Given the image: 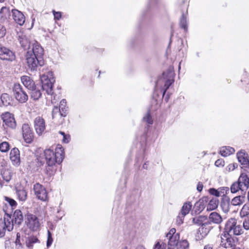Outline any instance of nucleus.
Segmentation results:
<instances>
[{"instance_id":"obj_1","label":"nucleus","mask_w":249,"mask_h":249,"mask_svg":"<svg viewBox=\"0 0 249 249\" xmlns=\"http://www.w3.org/2000/svg\"><path fill=\"white\" fill-rule=\"evenodd\" d=\"M44 50L40 45L35 41L32 43V48L28 50L25 55V60L29 69L31 71L37 70L39 66H42L44 64L43 56Z\"/></svg>"},{"instance_id":"obj_2","label":"nucleus","mask_w":249,"mask_h":249,"mask_svg":"<svg viewBox=\"0 0 249 249\" xmlns=\"http://www.w3.org/2000/svg\"><path fill=\"white\" fill-rule=\"evenodd\" d=\"M44 154L48 166L46 170L47 173L51 175L53 174V171L50 169V167L53 168L56 163H61L64 159V149L61 145H58L55 148L54 151L51 148H48L44 150Z\"/></svg>"},{"instance_id":"obj_3","label":"nucleus","mask_w":249,"mask_h":249,"mask_svg":"<svg viewBox=\"0 0 249 249\" xmlns=\"http://www.w3.org/2000/svg\"><path fill=\"white\" fill-rule=\"evenodd\" d=\"M243 232L242 226L237 224V220L235 218H231L226 222L223 231L225 235H239Z\"/></svg>"},{"instance_id":"obj_4","label":"nucleus","mask_w":249,"mask_h":249,"mask_svg":"<svg viewBox=\"0 0 249 249\" xmlns=\"http://www.w3.org/2000/svg\"><path fill=\"white\" fill-rule=\"evenodd\" d=\"M174 82V73L172 69H169L163 72L161 77L157 81L156 84V87L158 88L161 82H163L164 83V87L162 89V95L163 96L165 95L166 90L169 89L170 86Z\"/></svg>"},{"instance_id":"obj_5","label":"nucleus","mask_w":249,"mask_h":249,"mask_svg":"<svg viewBox=\"0 0 249 249\" xmlns=\"http://www.w3.org/2000/svg\"><path fill=\"white\" fill-rule=\"evenodd\" d=\"M40 80L42 84V88L45 90L48 95L53 96V86L55 82V79L53 77V72H48L46 74H43L40 76ZM53 102V99L52 98Z\"/></svg>"},{"instance_id":"obj_6","label":"nucleus","mask_w":249,"mask_h":249,"mask_svg":"<svg viewBox=\"0 0 249 249\" xmlns=\"http://www.w3.org/2000/svg\"><path fill=\"white\" fill-rule=\"evenodd\" d=\"M13 229V224L12 221L11 215L5 213L3 218L0 219V237H3L5 234V231H9Z\"/></svg>"},{"instance_id":"obj_7","label":"nucleus","mask_w":249,"mask_h":249,"mask_svg":"<svg viewBox=\"0 0 249 249\" xmlns=\"http://www.w3.org/2000/svg\"><path fill=\"white\" fill-rule=\"evenodd\" d=\"M13 95L15 99L20 103H25L28 96L23 87L19 84H15L13 88Z\"/></svg>"},{"instance_id":"obj_8","label":"nucleus","mask_w":249,"mask_h":249,"mask_svg":"<svg viewBox=\"0 0 249 249\" xmlns=\"http://www.w3.org/2000/svg\"><path fill=\"white\" fill-rule=\"evenodd\" d=\"M26 224L32 231H36L40 226V223L38 217L35 214L28 213L26 215Z\"/></svg>"},{"instance_id":"obj_9","label":"nucleus","mask_w":249,"mask_h":249,"mask_svg":"<svg viewBox=\"0 0 249 249\" xmlns=\"http://www.w3.org/2000/svg\"><path fill=\"white\" fill-rule=\"evenodd\" d=\"M1 118L5 125L12 129L16 127L17 124L14 115L10 112H5L1 115Z\"/></svg>"},{"instance_id":"obj_10","label":"nucleus","mask_w":249,"mask_h":249,"mask_svg":"<svg viewBox=\"0 0 249 249\" xmlns=\"http://www.w3.org/2000/svg\"><path fill=\"white\" fill-rule=\"evenodd\" d=\"M34 191L35 195L40 200L45 201L47 199V193L45 188L41 184L37 183L34 186Z\"/></svg>"},{"instance_id":"obj_11","label":"nucleus","mask_w":249,"mask_h":249,"mask_svg":"<svg viewBox=\"0 0 249 249\" xmlns=\"http://www.w3.org/2000/svg\"><path fill=\"white\" fill-rule=\"evenodd\" d=\"M15 58V54L12 51L4 47H0V59L12 61Z\"/></svg>"},{"instance_id":"obj_12","label":"nucleus","mask_w":249,"mask_h":249,"mask_svg":"<svg viewBox=\"0 0 249 249\" xmlns=\"http://www.w3.org/2000/svg\"><path fill=\"white\" fill-rule=\"evenodd\" d=\"M16 195L20 201L24 202L27 198V191L25 186L21 184H17L15 187Z\"/></svg>"},{"instance_id":"obj_13","label":"nucleus","mask_w":249,"mask_h":249,"mask_svg":"<svg viewBox=\"0 0 249 249\" xmlns=\"http://www.w3.org/2000/svg\"><path fill=\"white\" fill-rule=\"evenodd\" d=\"M23 137L27 143H31L33 139V133L28 124H24L22 126Z\"/></svg>"},{"instance_id":"obj_14","label":"nucleus","mask_w":249,"mask_h":249,"mask_svg":"<svg viewBox=\"0 0 249 249\" xmlns=\"http://www.w3.org/2000/svg\"><path fill=\"white\" fill-rule=\"evenodd\" d=\"M221 236V241L220 245L225 248H232L234 247V240L232 236L225 235L223 233Z\"/></svg>"},{"instance_id":"obj_15","label":"nucleus","mask_w":249,"mask_h":249,"mask_svg":"<svg viewBox=\"0 0 249 249\" xmlns=\"http://www.w3.org/2000/svg\"><path fill=\"white\" fill-rule=\"evenodd\" d=\"M34 127L36 133L41 135L45 129V122L41 117H37L34 120Z\"/></svg>"},{"instance_id":"obj_16","label":"nucleus","mask_w":249,"mask_h":249,"mask_svg":"<svg viewBox=\"0 0 249 249\" xmlns=\"http://www.w3.org/2000/svg\"><path fill=\"white\" fill-rule=\"evenodd\" d=\"M3 199L4 205L3 207V210L5 212V213H8L9 206L10 207L11 211L16 208L17 203L14 199L6 196H4L3 197Z\"/></svg>"},{"instance_id":"obj_17","label":"nucleus","mask_w":249,"mask_h":249,"mask_svg":"<svg viewBox=\"0 0 249 249\" xmlns=\"http://www.w3.org/2000/svg\"><path fill=\"white\" fill-rule=\"evenodd\" d=\"M245 191L249 188V172L242 173L237 180Z\"/></svg>"},{"instance_id":"obj_18","label":"nucleus","mask_w":249,"mask_h":249,"mask_svg":"<svg viewBox=\"0 0 249 249\" xmlns=\"http://www.w3.org/2000/svg\"><path fill=\"white\" fill-rule=\"evenodd\" d=\"M211 223L206 221L198 229V233H200L201 237L197 236V239H200L205 237L212 230Z\"/></svg>"},{"instance_id":"obj_19","label":"nucleus","mask_w":249,"mask_h":249,"mask_svg":"<svg viewBox=\"0 0 249 249\" xmlns=\"http://www.w3.org/2000/svg\"><path fill=\"white\" fill-rule=\"evenodd\" d=\"M10 158L13 165L16 166L19 165L20 163V154L18 148H14L11 150Z\"/></svg>"},{"instance_id":"obj_20","label":"nucleus","mask_w":249,"mask_h":249,"mask_svg":"<svg viewBox=\"0 0 249 249\" xmlns=\"http://www.w3.org/2000/svg\"><path fill=\"white\" fill-rule=\"evenodd\" d=\"M52 118L57 124L63 123L64 119L60 112V108L54 107L52 111Z\"/></svg>"},{"instance_id":"obj_21","label":"nucleus","mask_w":249,"mask_h":249,"mask_svg":"<svg viewBox=\"0 0 249 249\" xmlns=\"http://www.w3.org/2000/svg\"><path fill=\"white\" fill-rule=\"evenodd\" d=\"M23 221V215L22 212L18 209L15 210L13 214V217L12 218L13 226L14 225L19 226L21 224Z\"/></svg>"},{"instance_id":"obj_22","label":"nucleus","mask_w":249,"mask_h":249,"mask_svg":"<svg viewBox=\"0 0 249 249\" xmlns=\"http://www.w3.org/2000/svg\"><path fill=\"white\" fill-rule=\"evenodd\" d=\"M166 238L168 243L167 249H175L176 247L177 248L179 238V233H177L176 234V236L166 237Z\"/></svg>"},{"instance_id":"obj_23","label":"nucleus","mask_w":249,"mask_h":249,"mask_svg":"<svg viewBox=\"0 0 249 249\" xmlns=\"http://www.w3.org/2000/svg\"><path fill=\"white\" fill-rule=\"evenodd\" d=\"M0 13L3 16H24L19 11L14 9L10 10L9 8L6 7H2Z\"/></svg>"},{"instance_id":"obj_24","label":"nucleus","mask_w":249,"mask_h":249,"mask_svg":"<svg viewBox=\"0 0 249 249\" xmlns=\"http://www.w3.org/2000/svg\"><path fill=\"white\" fill-rule=\"evenodd\" d=\"M237 158L238 161L242 164L246 166L249 165V160L248 158V155L243 150L238 152L237 154Z\"/></svg>"},{"instance_id":"obj_25","label":"nucleus","mask_w":249,"mask_h":249,"mask_svg":"<svg viewBox=\"0 0 249 249\" xmlns=\"http://www.w3.org/2000/svg\"><path fill=\"white\" fill-rule=\"evenodd\" d=\"M21 80L24 86L28 89H33L35 87V83L31 78L24 75L21 77Z\"/></svg>"},{"instance_id":"obj_26","label":"nucleus","mask_w":249,"mask_h":249,"mask_svg":"<svg viewBox=\"0 0 249 249\" xmlns=\"http://www.w3.org/2000/svg\"><path fill=\"white\" fill-rule=\"evenodd\" d=\"M1 175L3 180H4L7 182H8L12 178L13 171L10 168L6 167L1 170Z\"/></svg>"},{"instance_id":"obj_27","label":"nucleus","mask_w":249,"mask_h":249,"mask_svg":"<svg viewBox=\"0 0 249 249\" xmlns=\"http://www.w3.org/2000/svg\"><path fill=\"white\" fill-rule=\"evenodd\" d=\"M209 219L211 223L213 222L216 224H220L223 221L221 216L216 212L211 213L209 215Z\"/></svg>"},{"instance_id":"obj_28","label":"nucleus","mask_w":249,"mask_h":249,"mask_svg":"<svg viewBox=\"0 0 249 249\" xmlns=\"http://www.w3.org/2000/svg\"><path fill=\"white\" fill-rule=\"evenodd\" d=\"M245 201V195H242L236 196L233 198L231 201V204L232 206H240L243 204Z\"/></svg>"},{"instance_id":"obj_29","label":"nucleus","mask_w":249,"mask_h":249,"mask_svg":"<svg viewBox=\"0 0 249 249\" xmlns=\"http://www.w3.org/2000/svg\"><path fill=\"white\" fill-rule=\"evenodd\" d=\"M18 40L21 47L24 49L30 50V42L29 39L25 36H19Z\"/></svg>"},{"instance_id":"obj_30","label":"nucleus","mask_w":249,"mask_h":249,"mask_svg":"<svg viewBox=\"0 0 249 249\" xmlns=\"http://www.w3.org/2000/svg\"><path fill=\"white\" fill-rule=\"evenodd\" d=\"M235 150L230 146H223L220 148V153L223 157H227L234 153Z\"/></svg>"},{"instance_id":"obj_31","label":"nucleus","mask_w":249,"mask_h":249,"mask_svg":"<svg viewBox=\"0 0 249 249\" xmlns=\"http://www.w3.org/2000/svg\"><path fill=\"white\" fill-rule=\"evenodd\" d=\"M231 205V201L229 199H223L221 202V207L223 212L225 213H228Z\"/></svg>"},{"instance_id":"obj_32","label":"nucleus","mask_w":249,"mask_h":249,"mask_svg":"<svg viewBox=\"0 0 249 249\" xmlns=\"http://www.w3.org/2000/svg\"><path fill=\"white\" fill-rule=\"evenodd\" d=\"M207 220V217L206 216L199 215L196 216L193 218L192 222L194 224L197 225L198 226H202L203 224L206 222Z\"/></svg>"},{"instance_id":"obj_33","label":"nucleus","mask_w":249,"mask_h":249,"mask_svg":"<svg viewBox=\"0 0 249 249\" xmlns=\"http://www.w3.org/2000/svg\"><path fill=\"white\" fill-rule=\"evenodd\" d=\"M31 91V97L34 100H38L41 96V92L38 89H36V86L33 89H29Z\"/></svg>"},{"instance_id":"obj_34","label":"nucleus","mask_w":249,"mask_h":249,"mask_svg":"<svg viewBox=\"0 0 249 249\" xmlns=\"http://www.w3.org/2000/svg\"><path fill=\"white\" fill-rule=\"evenodd\" d=\"M219 204V201L216 198L212 199L209 202L207 209L208 211H212L217 208Z\"/></svg>"},{"instance_id":"obj_35","label":"nucleus","mask_w":249,"mask_h":249,"mask_svg":"<svg viewBox=\"0 0 249 249\" xmlns=\"http://www.w3.org/2000/svg\"><path fill=\"white\" fill-rule=\"evenodd\" d=\"M1 101L4 106H7L10 105L11 101L12 98L10 95L6 93H2L0 97Z\"/></svg>"},{"instance_id":"obj_36","label":"nucleus","mask_w":249,"mask_h":249,"mask_svg":"<svg viewBox=\"0 0 249 249\" xmlns=\"http://www.w3.org/2000/svg\"><path fill=\"white\" fill-rule=\"evenodd\" d=\"M239 190H241L242 192L245 191V190L243 189H242V187H240V184L237 181L232 184L231 187V191L232 193H235L237 192Z\"/></svg>"},{"instance_id":"obj_37","label":"nucleus","mask_w":249,"mask_h":249,"mask_svg":"<svg viewBox=\"0 0 249 249\" xmlns=\"http://www.w3.org/2000/svg\"><path fill=\"white\" fill-rule=\"evenodd\" d=\"M191 207L192 205L190 202L185 203L182 207L180 213L184 215H186L189 213Z\"/></svg>"},{"instance_id":"obj_38","label":"nucleus","mask_w":249,"mask_h":249,"mask_svg":"<svg viewBox=\"0 0 249 249\" xmlns=\"http://www.w3.org/2000/svg\"><path fill=\"white\" fill-rule=\"evenodd\" d=\"M180 27L183 29L185 32L188 30V20L186 17H182L179 21Z\"/></svg>"},{"instance_id":"obj_39","label":"nucleus","mask_w":249,"mask_h":249,"mask_svg":"<svg viewBox=\"0 0 249 249\" xmlns=\"http://www.w3.org/2000/svg\"><path fill=\"white\" fill-rule=\"evenodd\" d=\"M38 242V239L35 236H30L26 241V246L30 248L32 247L33 244Z\"/></svg>"},{"instance_id":"obj_40","label":"nucleus","mask_w":249,"mask_h":249,"mask_svg":"<svg viewBox=\"0 0 249 249\" xmlns=\"http://www.w3.org/2000/svg\"><path fill=\"white\" fill-rule=\"evenodd\" d=\"M240 214L241 217H245L249 214V204H245L243 206Z\"/></svg>"},{"instance_id":"obj_41","label":"nucleus","mask_w":249,"mask_h":249,"mask_svg":"<svg viewBox=\"0 0 249 249\" xmlns=\"http://www.w3.org/2000/svg\"><path fill=\"white\" fill-rule=\"evenodd\" d=\"M189 244L187 240H183L178 243L177 249H188Z\"/></svg>"},{"instance_id":"obj_42","label":"nucleus","mask_w":249,"mask_h":249,"mask_svg":"<svg viewBox=\"0 0 249 249\" xmlns=\"http://www.w3.org/2000/svg\"><path fill=\"white\" fill-rule=\"evenodd\" d=\"M10 149V145L8 142H3L0 143V151L1 152H7Z\"/></svg>"},{"instance_id":"obj_43","label":"nucleus","mask_w":249,"mask_h":249,"mask_svg":"<svg viewBox=\"0 0 249 249\" xmlns=\"http://www.w3.org/2000/svg\"><path fill=\"white\" fill-rule=\"evenodd\" d=\"M142 120L149 124H152L153 123V118L149 112H147L143 116Z\"/></svg>"},{"instance_id":"obj_44","label":"nucleus","mask_w":249,"mask_h":249,"mask_svg":"<svg viewBox=\"0 0 249 249\" xmlns=\"http://www.w3.org/2000/svg\"><path fill=\"white\" fill-rule=\"evenodd\" d=\"M15 22L19 25H22L25 21V17H14Z\"/></svg>"},{"instance_id":"obj_45","label":"nucleus","mask_w":249,"mask_h":249,"mask_svg":"<svg viewBox=\"0 0 249 249\" xmlns=\"http://www.w3.org/2000/svg\"><path fill=\"white\" fill-rule=\"evenodd\" d=\"M47 241L46 246L47 248H49L52 244L53 239L52 238V235L51 231L48 230L47 232Z\"/></svg>"},{"instance_id":"obj_46","label":"nucleus","mask_w":249,"mask_h":249,"mask_svg":"<svg viewBox=\"0 0 249 249\" xmlns=\"http://www.w3.org/2000/svg\"><path fill=\"white\" fill-rule=\"evenodd\" d=\"M16 248L17 249H21L22 244L20 242V235L19 233L17 234V238L15 241Z\"/></svg>"},{"instance_id":"obj_47","label":"nucleus","mask_w":249,"mask_h":249,"mask_svg":"<svg viewBox=\"0 0 249 249\" xmlns=\"http://www.w3.org/2000/svg\"><path fill=\"white\" fill-rule=\"evenodd\" d=\"M219 194H220L221 196H223L226 195L227 194V192L229 191V189L227 187H222L218 188Z\"/></svg>"},{"instance_id":"obj_48","label":"nucleus","mask_w":249,"mask_h":249,"mask_svg":"<svg viewBox=\"0 0 249 249\" xmlns=\"http://www.w3.org/2000/svg\"><path fill=\"white\" fill-rule=\"evenodd\" d=\"M59 133L63 136L62 141L65 143H67L70 142V136L69 135H66L64 132L59 131Z\"/></svg>"},{"instance_id":"obj_49","label":"nucleus","mask_w":249,"mask_h":249,"mask_svg":"<svg viewBox=\"0 0 249 249\" xmlns=\"http://www.w3.org/2000/svg\"><path fill=\"white\" fill-rule=\"evenodd\" d=\"M209 193L213 196H214L216 197H219L220 196V194H219L218 189H215L214 188H210L209 190Z\"/></svg>"},{"instance_id":"obj_50","label":"nucleus","mask_w":249,"mask_h":249,"mask_svg":"<svg viewBox=\"0 0 249 249\" xmlns=\"http://www.w3.org/2000/svg\"><path fill=\"white\" fill-rule=\"evenodd\" d=\"M237 167V164L236 163L230 164L226 167V170L228 172L232 171Z\"/></svg>"},{"instance_id":"obj_51","label":"nucleus","mask_w":249,"mask_h":249,"mask_svg":"<svg viewBox=\"0 0 249 249\" xmlns=\"http://www.w3.org/2000/svg\"><path fill=\"white\" fill-rule=\"evenodd\" d=\"M185 215H183L181 213H179L178 215L177 218V223L178 225H181L183 222L184 217Z\"/></svg>"},{"instance_id":"obj_52","label":"nucleus","mask_w":249,"mask_h":249,"mask_svg":"<svg viewBox=\"0 0 249 249\" xmlns=\"http://www.w3.org/2000/svg\"><path fill=\"white\" fill-rule=\"evenodd\" d=\"M6 34L5 28L0 24V38L4 37Z\"/></svg>"},{"instance_id":"obj_53","label":"nucleus","mask_w":249,"mask_h":249,"mask_svg":"<svg viewBox=\"0 0 249 249\" xmlns=\"http://www.w3.org/2000/svg\"><path fill=\"white\" fill-rule=\"evenodd\" d=\"M176 230L175 228L171 229L169 232L167 233L166 237H172L173 236H176Z\"/></svg>"},{"instance_id":"obj_54","label":"nucleus","mask_w":249,"mask_h":249,"mask_svg":"<svg viewBox=\"0 0 249 249\" xmlns=\"http://www.w3.org/2000/svg\"><path fill=\"white\" fill-rule=\"evenodd\" d=\"M215 165L219 167V166H224V161L222 159H219L215 161Z\"/></svg>"},{"instance_id":"obj_55","label":"nucleus","mask_w":249,"mask_h":249,"mask_svg":"<svg viewBox=\"0 0 249 249\" xmlns=\"http://www.w3.org/2000/svg\"><path fill=\"white\" fill-rule=\"evenodd\" d=\"M67 111V107H61V108H60V112L61 113V116H62L63 118L66 116Z\"/></svg>"},{"instance_id":"obj_56","label":"nucleus","mask_w":249,"mask_h":249,"mask_svg":"<svg viewBox=\"0 0 249 249\" xmlns=\"http://www.w3.org/2000/svg\"><path fill=\"white\" fill-rule=\"evenodd\" d=\"M243 225L245 230H249V219H245L243 222Z\"/></svg>"},{"instance_id":"obj_57","label":"nucleus","mask_w":249,"mask_h":249,"mask_svg":"<svg viewBox=\"0 0 249 249\" xmlns=\"http://www.w3.org/2000/svg\"><path fill=\"white\" fill-rule=\"evenodd\" d=\"M166 243H164L163 245H160L159 243H158L155 246L154 249H165V246Z\"/></svg>"},{"instance_id":"obj_58","label":"nucleus","mask_w":249,"mask_h":249,"mask_svg":"<svg viewBox=\"0 0 249 249\" xmlns=\"http://www.w3.org/2000/svg\"><path fill=\"white\" fill-rule=\"evenodd\" d=\"M203 188V185L202 183L201 182H198V183L197 185V188H196L198 192H200L202 191Z\"/></svg>"},{"instance_id":"obj_59","label":"nucleus","mask_w":249,"mask_h":249,"mask_svg":"<svg viewBox=\"0 0 249 249\" xmlns=\"http://www.w3.org/2000/svg\"><path fill=\"white\" fill-rule=\"evenodd\" d=\"M61 107H66V100L65 99H62L60 102L58 107L61 108Z\"/></svg>"},{"instance_id":"obj_60","label":"nucleus","mask_w":249,"mask_h":249,"mask_svg":"<svg viewBox=\"0 0 249 249\" xmlns=\"http://www.w3.org/2000/svg\"><path fill=\"white\" fill-rule=\"evenodd\" d=\"M213 247L212 245L208 244L204 246V249H213Z\"/></svg>"},{"instance_id":"obj_61","label":"nucleus","mask_w":249,"mask_h":249,"mask_svg":"<svg viewBox=\"0 0 249 249\" xmlns=\"http://www.w3.org/2000/svg\"><path fill=\"white\" fill-rule=\"evenodd\" d=\"M148 165H149V162H148V161H146V162H145L143 164V166H142L143 168H144V169H148Z\"/></svg>"},{"instance_id":"obj_62","label":"nucleus","mask_w":249,"mask_h":249,"mask_svg":"<svg viewBox=\"0 0 249 249\" xmlns=\"http://www.w3.org/2000/svg\"><path fill=\"white\" fill-rule=\"evenodd\" d=\"M52 12L54 16H55L56 14L58 15V16H61L62 13L61 12H55L54 10H53Z\"/></svg>"},{"instance_id":"obj_63","label":"nucleus","mask_w":249,"mask_h":249,"mask_svg":"<svg viewBox=\"0 0 249 249\" xmlns=\"http://www.w3.org/2000/svg\"><path fill=\"white\" fill-rule=\"evenodd\" d=\"M61 18H62V17H60V16L54 17V20H55V22H56L57 20H59Z\"/></svg>"},{"instance_id":"obj_64","label":"nucleus","mask_w":249,"mask_h":249,"mask_svg":"<svg viewBox=\"0 0 249 249\" xmlns=\"http://www.w3.org/2000/svg\"><path fill=\"white\" fill-rule=\"evenodd\" d=\"M136 249H145V248L142 246H139Z\"/></svg>"}]
</instances>
